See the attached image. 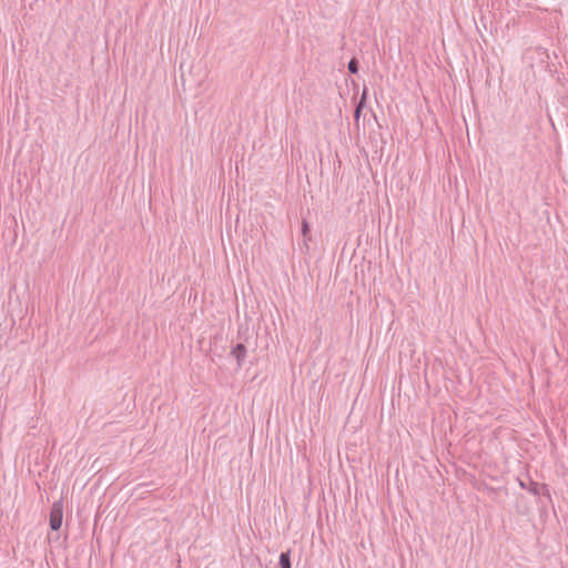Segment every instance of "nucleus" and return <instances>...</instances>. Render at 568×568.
I'll use <instances>...</instances> for the list:
<instances>
[{
	"mask_svg": "<svg viewBox=\"0 0 568 568\" xmlns=\"http://www.w3.org/2000/svg\"><path fill=\"white\" fill-rule=\"evenodd\" d=\"M306 230H307V225H306V224H304V226H303V232H304V233H306Z\"/></svg>",
	"mask_w": 568,
	"mask_h": 568,
	"instance_id": "6",
	"label": "nucleus"
},
{
	"mask_svg": "<svg viewBox=\"0 0 568 568\" xmlns=\"http://www.w3.org/2000/svg\"><path fill=\"white\" fill-rule=\"evenodd\" d=\"M366 99V90L363 91V94H362V98H361V101L355 110V119L358 120L359 118V114H361V109L363 106V103H364V100Z\"/></svg>",
	"mask_w": 568,
	"mask_h": 568,
	"instance_id": "4",
	"label": "nucleus"
},
{
	"mask_svg": "<svg viewBox=\"0 0 568 568\" xmlns=\"http://www.w3.org/2000/svg\"><path fill=\"white\" fill-rule=\"evenodd\" d=\"M280 566L281 568H291L290 554L283 552L280 556Z\"/></svg>",
	"mask_w": 568,
	"mask_h": 568,
	"instance_id": "3",
	"label": "nucleus"
},
{
	"mask_svg": "<svg viewBox=\"0 0 568 568\" xmlns=\"http://www.w3.org/2000/svg\"><path fill=\"white\" fill-rule=\"evenodd\" d=\"M245 353L246 351L243 344H237L232 351V354L236 357L239 362H241L244 358Z\"/></svg>",
	"mask_w": 568,
	"mask_h": 568,
	"instance_id": "2",
	"label": "nucleus"
},
{
	"mask_svg": "<svg viewBox=\"0 0 568 568\" xmlns=\"http://www.w3.org/2000/svg\"><path fill=\"white\" fill-rule=\"evenodd\" d=\"M62 518H63V503L62 500H58L53 503L51 510H50V527L52 530H59L62 525Z\"/></svg>",
	"mask_w": 568,
	"mask_h": 568,
	"instance_id": "1",
	"label": "nucleus"
},
{
	"mask_svg": "<svg viewBox=\"0 0 568 568\" xmlns=\"http://www.w3.org/2000/svg\"><path fill=\"white\" fill-rule=\"evenodd\" d=\"M348 70L349 72L352 73H356L357 72V61L355 59H352L349 62H348Z\"/></svg>",
	"mask_w": 568,
	"mask_h": 568,
	"instance_id": "5",
	"label": "nucleus"
}]
</instances>
